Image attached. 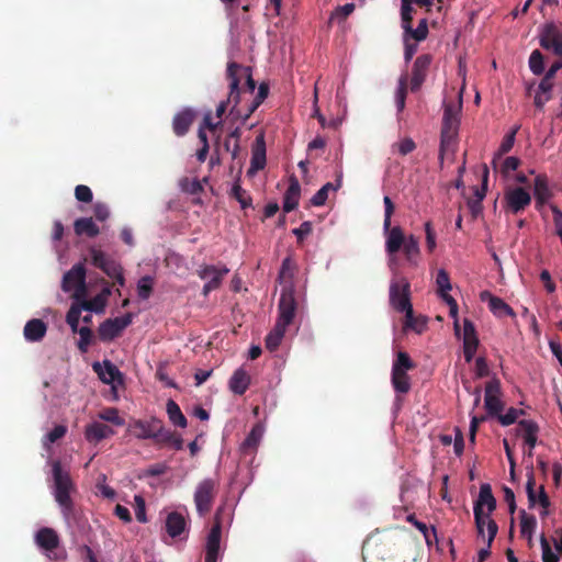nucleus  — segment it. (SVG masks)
<instances>
[{
	"label": "nucleus",
	"instance_id": "1",
	"mask_svg": "<svg viewBox=\"0 0 562 562\" xmlns=\"http://www.w3.org/2000/svg\"><path fill=\"white\" fill-rule=\"evenodd\" d=\"M226 80L228 81V101L234 102L229 110L233 116H240L243 105H240L241 94H252L256 89V81L252 78L251 68L243 66L236 61H229L226 67Z\"/></svg>",
	"mask_w": 562,
	"mask_h": 562
},
{
	"label": "nucleus",
	"instance_id": "2",
	"mask_svg": "<svg viewBox=\"0 0 562 562\" xmlns=\"http://www.w3.org/2000/svg\"><path fill=\"white\" fill-rule=\"evenodd\" d=\"M53 474V495L60 507L65 520L70 521L76 518L75 503L71 494L77 491L76 485L68 471H65L60 461H54L52 464Z\"/></svg>",
	"mask_w": 562,
	"mask_h": 562
},
{
	"label": "nucleus",
	"instance_id": "3",
	"mask_svg": "<svg viewBox=\"0 0 562 562\" xmlns=\"http://www.w3.org/2000/svg\"><path fill=\"white\" fill-rule=\"evenodd\" d=\"M496 508V499L488 483L480 486L477 499L474 502L473 513L477 536L484 538L487 521L493 520L490 515Z\"/></svg>",
	"mask_w": 562,
	"mask_h": 562
},
{
	"label": "nucleus",
	"instance_id": "4",
	"mask_svg": "<svg viewBox=\"0 0 562 562\" xmlns=\"http://www.w3.org/2000/svg\"><path fill=\"white\" fill-rule=\"evenodd\" d=\"M390 304L397 312L405 313V318L412 317L411 284L406 278L391 281Z\"/></svg>",
	"mask_w": 562,
	"mask_h": 562
},
{
	"label": "nucleus",
	"instance_id": "5",
	"mask_svg": "<svg viewBox=\"0 0 562 562\" xmlns=\"http://www.w3.org/2000/svg\"><path fill=\"white\" fill-rule=\"evenodd\" d=\"M218 481L212 477H206L196 485L194 504L200 516H205L211 512L218 492Z\"/></svg>",
	"mask_w": 562,
	"mask_h": 562
},
{
	"label": "nucleus",
	"instance_id": "6",
	"mask_svg": "<svg viewBox=\"0 0 562 562\" xmlns=\"http://www.w3.org/2000/svg\"><path fill=\"white\" fill-rule=\"evenodd\" d=\"M531 204V194L524 187L509 186L504 191L503 209L506 213L520 214Z\"/></svg>",
	"mask_w": 562,
	"mask_h": 562
},
{
	"label": "nucleus",
	"instance_id": "7",
	"mask_svg": "<svg viewBox=\"0 0 562 562\" xmlns=\"http://www.w3.org/2000/svg\"><path fill=\"white\" fill-rule=\"evenodd\" d=\"M61 289L64 292H70L74 290L72 297L77 301L85 297L87 293L86 286V268L83 263H76L70 270H68L61 282Z\"/></svg>",
	"mask_w": 562,
	"mask_h": 562
},
{
	"label": "nucleus",
	"instance_id": "8",
	"mask_svg": "<svg viewBox=\"0 0 562 562\" xmlns=\"http://www.w3.org/2000/svg\"><path fill=\"white\" fill-rule=\"evenodd\" d=\"M297 303L294 296V290L290 286H284L281 291L278 311L279 317L277 323L288 327L296 315Z\"/></svg>",
	"mask_w": 562,
	"mask_h": 562
},
{
	"label": "nucleus",
	"instance_id": "9",
	"mask_svg": "<svg viewBox=\"0 0 562 562\" xmlns=\"http://www.w3.org/2000/svg\"><path fill=\"white\" fill-rule=\"evenodd\" d=\"M229 272V269L223 266L203 265L200 266L196 273L202 280H206L203 286V294L207 295L210 292L218 289L222 284L223 278Z\"/></svg>",
	"mask_w": 562,
	"mask_h": 562
},
{
	"label": "nucleus",
	"instance_id": "10",
	"mask_svg": "<svg viewBox=\"0 0 562 562\" xmlns=\"http://www.w3.org/2000/svg\"><path fill=\"white\" fill-rule=\"evenodd\" d=\"M223 508H218L214 516V524L206 537L205 542V561L204 562H217L221 549V537H222V521L221 513Z\"/></svg>",
	"mask_w": 562,
	"mask_h": 562
},
{
	"label": "nucleus",
	"instance_id": "11",
	"mask_svg": "<svg viewBox=\"0 0 562 562\" xmlns=\"http://www.w3.org/2000/svg\"><path fill=\"white\" fill-rule=\"evenodd\" d=\"M539 44L543 49H552L554 55L562 54V32L553 23H546L539 34Z\"/></svg>",
	"mask_w": 562,
	"mask_h": 562
},
{
	"label": "nucleus",
	"instance_id": "12",
	"mask_svg": "<svg viewBox=\"0 0 562 562\" xmlns=\"http://www.w3.org/2000/svg\"><path fill=\"white\" fill-rule=\"evenodd\" d=\"M484 405L488 416L497 417L504 409V403L501 400V383L497 379L486 383Z\"/></svg>",
	"mask_w": 562,
	"mask_h": 562
},
{
	"label": "nucleus",
	"instance_id": "13",
	"mask_svg": "<svg viewBox=\"0 0 562 562\" xmlns=\"http://www.w3.org/2000/svg\"><path fill=\"white\" fill-rule=\"evenodd\" d=\"M432 61V57L429 54H423L418 56L412 68V78H411V91L416 92L420 89L422 85L424 83L429 66Z\"/></svg>",
	"mask_w": 562,
	"mask_h": 562
},
{
	"label": "nucleus",
	"instance_id": "14",
	"mask_svg": "<svg viewBox=\"0 0 562 562\" xmlns=\"http://www.w3.org/2000/svg\"><path fill=\"white\" fill-rule=\"evenodd\" d=\"M162 422L158 418L150 420L137 419L131 425L133 435L138 439H153L157 440L158 434L161 430Z\"/></svg>",
	"mask_w": 562,
	"mask_h": 562
},
{
	"label": "nucleus",
	"instance_id": "15",
	"mask_svg": "<svg viewBox=\"0 0 562 562\" xmlns=\"http://www.w3.org/2000/svg\"><path fill=\"white\" fill-rule=\"evenodd\" d=\"M462 102L458 103H445L443 104V116H442V133H458L460 127V113Z\"/></svg>",
	"mask_w": 562,
	"mask_h": 562
},
{
	"label": "nucleus",
	"instance_id": "16",
	"mask_svg": "<svg viewBox=\"0 0 562 562\" xmlns=\"http://www.w3.org/2000/svg\"><path fill=\"white\" fill-rule=\"evenodd\" d=\"M479 338L474 324L465 318L463 321V355L468 363H470L479 347Z\"/></svg>",
	"mask_w": 562,
	"mask_h": 562
},
{
	"label": "nucleus",
	"instance_id": "17",
	"mask_svg": "<svg viewBox=\"0 0 562 562\" xmlns=\"http://www.w3.org/2000/svg\"><path fill=\"white\" fill-rule=\"evenodd\" d=\"M436 284L439 296L447 303L450 308V315L456 316L458 313L457 301L448 293L451 290L449 273L445 269H439L436 277Z\"/></svg>",
	"mask_w": 562,
	"mask_h": 562
},
{
	"label": "nucleus",
	"instance_id": "18",
	"mask_svg": "<svg viewBox=\"0 0 562 562\" xmlns=\"http://www.w3.org/2000/svg\"><path fill=\"white\" fill-rule=\"evenodd\" d=\"M480 299L482 302H486L488 304L490 311L496 316V317H515L516 313L514 310L501 297L493 295L488 291H483L480 294Z\"/></svg>",
	"mask_w": 562,
	"mask_h": 562
},
{
	"label": "nucleus",
	"instance_id": "19",
	"mask_svg": "<svg viewBox=\"0 0 562 562\" xmlns=\"http://www.w3.org/2000/svg\"><path fill=\"white\" fill-rule=\"evenodd\" d=\"M527 476H528V480H527V484H526V492H527L529 506L533 507L538 501L540 506L544 509L541 513V515L544 516V515H547V508L550 506L549 496L547 495V493L544 491V486L541 485L539 488V495L537 498L536 492H535L536 480H535L532 470L528 472Z\"/></svg>",
	"mask_w": 562,
	"mask_h": 562
},
{
	"label": "nucleus",
	"instance_id": "20",
	"mask_svg": "<svg viewBox=\"0 0 562 562\" xmlns=\"http://www.w3.org/2000/svg\"><path fill=\"white\" fill-rule=\"evenodd\" d=\"M93 370L98 374L99 379L105 384L114 382L123 383L122 372L110 360H104L103 364L99 362L93 363Z\"/></svg>",
	"mask_w": 562,
	"mask_h": 562
},
{
	"label": "nucleus",
	"instance_id": "21",
	"mask_svg": "<svg viewBox=\"0 0 562 562\" xmlns=\"http://www.w3.org/2000/svg\"><path fill=\"white\" fill-rule=\"evenodd\" d=\"M195 119L193 110L187 108L177 113L172 120V130L177 136H184Z\"/></svg>",
	"mask_w": 562,
	"mask_h": 562
},
{
	"label": "nucleus",
	"instance_id": "22",
	"mask_svg": "<svg viewBox=\"0 0 562 562\" xmlns=\"http://www.w3.org/2000/svg\"><path fill=\"white\" fill-rule=\"evenodd\" d=\"M269 94V85L261 82L258 87V91L254 100L247 105L243 106V113L240 116H234L236 120H241L244 123L251 116V114L261 105Z\"/></svg>",
	"mask_w": 562,
	"mask_h": 562
},
{
	"label": "nucleus",
	"instance_id": "23",
	"mask_svg": "<svg viewBox=\"0 0 562 562\" xmlns=\"http://www.w3.org/2000/svg\"><path fill=\"white\" fill-rule=\"evenodd\" d=\"M47 333V325L44 321L40 318H32L26 322L23 335L26 341L30 342H38L41 341Z\"/></svg>",
	"mask_w": 562,
	"mask_h": 562
},
{
	"label": "nucleus",
	"instance_id": "24",
	"mask_svg": "<svg viewBox=\"0 0 562 562\" xmlns=\"http://www.w3.org/2000/svg\"><path fill=\"white\" fill-rule=\"evenodd\" d=\"M35 542L43 550L53 552L59 546V537L54 529L44 527L36 532Z\"/></svg>",
	"mask_w": 562,
	"mask_h": 562
},
{
	"label": "nucleus",
	"instance_id": "25",
	"mask_svg": "<svg viewBox=\"0 0 562 562\" xmlns=\"http://www.w3.org/2000/svg\"><path fill=\"white\" fill-rule=\"evenodd\" d=\"M249 385L250 375L243 368L235 370L228 382L229 390L236 395L245 394Z\"/></svg>",
	"mask_w": 562,
	"mask_h": 562
},
{
	"label": "nucleus",
	"instance_id": "26",
	"mask_svg": "<svg viewBox=\"0 0 562 562\" xmlns=\"http://www.w3.org/2000/svg\"><path fill=\"white\" fill-rule=\"evenodd\" d=\"M113 434H114V430L110 426H108L103 423H98V422H94V423L88 425L86 427V431H85L86 439L89 442H94V443L112 436Z\"/></svg>",
	"mask_w": 562,
	"mask_h": 562
},
{
	"label": "nucleus",
	"instance_id": "27",
	"mask_svg": "<svg viewBox=\"0 0 562 562\" xmlns=\"http://www.w3.org/2000/svg\"><path fill=\"white\" fill-rule=\"evenodd\" d=\"M533 193L536 198V207L540 210L550 200L552 195L546 176L538 175L536 177L533 184Z\"/></svg>",
	"mask_w": 562,
	"mask_h": 562
},
{
	"label": "nucleus",
	"instance_id": "28",
	"mask_svg": "<svg viewBox=\"0 0 562 562\" xmlns=\"http://www.w3.org/2000/svg\"><path fill=\"white\" fill-rule=\"evenodd\" d=\"M123 330L124 329L121 328V324L116 317L108 318L100 324L98 335L102 341H111L119 337Z\"/></svg>",
	"mask_w": 562,
	"mask_h": 562
},
{
	"label": "nucleus",
	"instance_id": "29",
	"mask_svg": "<svg viewBox=\"0 0 562 562\" xmlns=\"http://www.w3.org/2000/svg\"><path fill=\"white\" fill-rule=\"evenodd\" d=\"M407 237H405L403 229L400 226H394L386 235L385 250L389 255L397 254Z\"/></svg>",
	"mask_w": 562,
	"mask_h": 562
},
{
	"label": "nucleus",
	"instance_id": "30",
	"mask_svg": "<svg viewBox=\"0 0 562 562\" xmlns=\"http://www.w3.org/2000/svg\"><path fill=\"white\" fill-rule=\"evenodd\" d=\"M166 531L171 538L179 537L187 528V521L182 514L171 512L166 518Z\"/></svg>",
	"mask_w": 562,
	"mask_h": 562
},
{
	"label": "nucleus",
	"instance_id": "31",
	"mask_svg": "<svg viewBox=\"0 0 562 562\" xmlns=\"http://www.w3.org/2000/svg\"><path fill=\"white\" fill-rule=\"evenodd\" d=\"M301 187L295 177L290 179V184L284 193L283 211L289 213L299 205Z\"/></svg>",
	"mask_w": 562,
	"mask_h": 562
},
{
	"label": "nucleus",
	"instance_id": "32",
	"mask_svg": "<svg viewBox=\"0 0 562 562\" xmlns=\"http://www.w3.org/2000/svg\"><path fill=\"white\" fill-rule=\"evenodd\" d=\"M458 148V133H442L440 132V146H439V165L443 166L446 154H456Z\"/></svg>",
	"mask_w": 562,
	"mask_h": 562
},
{
	"label": "nucleus",
	"instance_id": "33",
	"mask_svg": "<svg viewBox=\"0 0 562 562\" xmlns=\"http://www.w3.org/2000/svg\"><path fill=\"white\" fill-rule=\"evenodd\" d=\"M262 435H263V427L259 424H256L251 428L250 432L247 435L245 440L243 441V443L240 446L241 452L244 454L254 453L259 446Z\"/></svg>",
	"mask_w": 562,
	"mask_h": 562
},
{
	"label": "nucleus",
	"instance_id": "34",
	"mask_svg": "<svg viewBox=\"0 0 562 562\" xmlns=\"http://www.w3.org/2000/svg\"><path fill=\"white\" fill-rule=\"evenodd\" d=\"M74 231L78 236L86 235L91 238L98 236L100 233L99 227L91 217H80L76 220L74 223Z\"/></svg>",
	"mask_w": 562,
	"mask_h": 562
},
{
	"label": "nucleus",
	"instance_id": "35",
	"mask_svg": "<svg viewBox=\"0 0 562 562\" xmlns=\"http://www.w3.org/2000/svg\"><path fill=\"white\" fill-rule=\"evenodd\" d=\"M157 445H169L176 450H182L183 449V439L179 434L176 431H171L169 429H166L164 424H161V430L158 434Z\"/></svg>",
	"mask_w": 562,
	"mask_h": 562
},
{
	"label": "nucleus",
	"instance_id": "36",
	"mask_svg": "<svg viewBox=\"0 0 562 562\" xmlns=\"http://www.w3.org/2000/svg\"><path fill=\"white\" fill-rule=\"evenodd\" d=\"M391 382L397 393L406 394L411 391V378L406 371L392 369Z\"/></svg>",
	"mask_w": 562,
	"mask_h": 562
},
{
	"label": "nucleus",
	"instance_id": "37",
	"mask_svg": "<svg viewBox=\"0 0 562 562\" xmlns=\"http://www.w3.org/2000/svg\"><path fill=\"white\" fill-rule=\"evenodd\" d=\"M402 248L406 260L411 265L416 266L420 254L419 239L414 235H409Z\"/></svg>",
	"mask_w": 562,
	"mask_h": 562
},
{
	"label": "nucleus",
	"instance_id": "38",
	"mask_svg": "<svg viewBox=\"0 0 562 562\" xmlns=\"http://www.w3.org/2000/svg\"><path fill=\"white\" fill-rule=\"evenodd\" d=\"M166 411L168 418L172 425L180 428L187 427V417L182 414L180 406L173 400H168L166 404Z\"/></svg>",
	"mask_w": 562,
	"mask_h": 562
},
{
	"label": "nucleus",
	"instance_id": "39",
	"mask_svg": "<svg viewBox=\"0 0 562 562\" xmlns=\"http://www.w3.org/2000/svg\"><path fill=\"white\" fill-rule=\"evenodd\" d=\"M285 330V326L276 323L273 329L266 337V348L270 351L277 350L281 345Z\"/></svg>",
	"mask_w": 562,
	"mask_h": 562
},
{
	"label": "nucleus",
	"instance_id": "40",
	"mask_svg": "<svg viewBox=\"0 0 562 562\" xmlns=\"http://www.w3.org/2000/svg\"><path fill=\"white\" fill-rule=\"evenodd\" d=\"M487 541L486 548H482L477 552V562H484L491 555V546L497 535L498 526L494 520L487 521Z\"/></svg>",
	"mask_w": 562,
	"mask_h": 562
},
{
	"label": "nucleus",
	"instance_id": "41",
	"mask_svg": "<svg viewBox=\"0 0 562 562\" xmlns=\"http://www.w3.org/2000/svg\"><path fill=\"white\" fill-rule=\"evenodd\" d=\"M537 526V519L533 515H528L526 510H520V533L522 537L528 538L529 542L532 539L533 531Z\"/></svg>",
	"mask_w": 562,
	"mask_h": 562
},
{
	"label": "nucleus",
	"instance_id": "42",
	"mask_svg": "<svg viewBox=\"0 0 562 562\" xmlns=\"http://www.w3.org/2000/svg\"><path fill=\"white\" fill-rule=\"evenodd\" d=\"M517 435L522 438L538 436L539 426L531 419H521L518 422Z\"/></svg>",
	"mask_w": 562,
	"mask_h": 562
},
{
	"label": "nucleus",
	"instance_id": "43",
	"mask_svg": "<svg viewBox=\"0 0 562 562\" xmlns=\"http://www.w3.org/2000/svg\"><path fill=\"white\" fill-rule=\"evenodd\" d=\"M487 181H488V169L486 166H484L483 176H482V188H475L474 194L476 196V201L469 202L470 207L472 209V212H476V206L481 207V202L483 201L486 188H487Z\"/></svg>",
	"mask_w": 562,
	"mask_h": 562
},
{
	"label": "nucleus",
	"instance_id": "44",
	"mask_svg": "<svg viewBox=\"0 0 562 562\" xmlns=\"http://www.w3.org/2000/svg\"><path fill=\"white\" fill-rule=\"evenodd\" d=\"M529 68L536 76H540L544 71V57L539 49L532 50L529 56Z\"/></svg>",
	"mask_w": 562,
	"mask_h": 562
},
{
	"label": "nucleus",
	"instance_id": "45",
	"mask_svg": "<svg viewBox=\"0 0 562 562\" xmlns=\"http://www.w3.org/2000/svg\"><path fill=\"white\" fill-rule=\"evenodd\" d=\"M231 194L239 202L241 209H247L251 205V198L247 191L240 187L238 181L233 184Z\"/></svg>",
	"mask_w": 562,
	"mask_h": 562
},
{
	"label": "nucleus",
	"instance_id": "46",
	"mask_svg": "<svg viewBox=\"0 0 562 562\" xmlns=\"http://www.w3.org/2000/svg\"><path fill=\"white\" fill-rule=\"evenodd\" d=\"M415 368V363L405 351H398L396 359L393 362L392 369H398L400 371H408Z\"/></svg>",
	"mask_w": 562,
	"mask_h": 562
},
{
	"label": "nucleus",
	"instance_id": "47",
	"mask_svg": "<svg viewBox=\"0 0 562 562\" xmlns=\"http://www.w3.org/2000/svg\"><path fill=\"white\" fill-rule=\"evenodd\" d=\"M180 188L183 192L198 195L203 191L202 183L198 179L183 178L180 181Z\"/></svg>",
	"mask_w": 562,
	"mask_h": 562
},
{
	"label": "nucleus",
	"instance_id": "48",
	"mask_svg": "<svg viewBox=\"0 0 562 562\" xmlns=\"http://www.w3.org/2000/svg\"><path fill=\"white\" fill-rule=\"evenodd\" d=\"M407 94V76H401L398 80V89L396 92V108L398 112L405 109V100Z\"/></svg>",
	"mask_w": 562,
	"mask_h": 562
},
{
	"label": "nucleus",
	"instance_id": "49",
	"mask_svg": "<svg viewBox=\"0 0 562 562\" xmlns=\"http://www.w3.org/2000/svg\"><path fill=\"white\" fill-rule=\"evenodd\" d=\"M414 9L411 5V0H402V10H401V16H402V26L405 31H412V21H413V13Z\"/></svg>",
	"mask_w": 562,
	"mask_h": 562
},
{
	"label": "nucleus",
	"instance_id": "50",
	"mask_svg": "<svg viewBox=\"0 0 562 562\" xmlns=\"http://www.w3.org/2000/svg\"><path fill=\"white\" fill-rule=\"evenodd\" d=\"M81 300L82 306L85 311L94 312V313H102L105 308L106 302L101 299L98 294L92 297L91 300Z\"/></svg>",
	"mask_w": 562,
	"mask_h": 562
},
{
	"label": "nucleus",
	"instance_id": "51",
	"mask_svg": "<svg viewBox=\"0 0 562 562\" xmlns=\"http://www.w3.org/2000/svg\"><path fill=\"white\" fill-rule=\"evenodd\" d=\"M78 334L80 336V339H79L77 346H78V349L85 353L88 351V348L92 341L93 334L89 326L80 327V329L78 330Z\"/></svg>",
	"mask_w": 562,
	"mask_h": 562
},
{
	"label": "nucleus",
	"instance_id": "52",
	"mask_svg": "<svg viewBox=\"0 0 562 562\" xmlns=\"http://www.w3.org/2000/svg\"><path fill=\"white\" fill-rule=\"evenodd\" d=\"M416 42H422L428 36V22L427 19H422L416 29L412 27V31H405Z\"/></svg>",
	"mask_w": 562,
	"mask_h": 562
},
{
	"label": "nucleus",
	"instance_id": "53",
	"mask_svg": "<svg viewBox=\"0 0 562 562\" xmlns=\"http://www.w3.org/2000/svg\"><path fill=\"white\" fill-rule=\"evenodd\" d=\"M517 128L512 131L509 134L505 135L503 138L501 146L498 148L496 157L493 159V165L495 166V161L497 157H502L503 155L507 154L512 150L514 143H515V136H516Z\"/></svg>",
	"mask_w": 562,
	"mask_h": 562
},
{
	"label": "nucleus",
	"instance_id": "54",
	"mask_svg": "<svg viewBox=\"0 0 562 562\" xmlns=\"http://www.w3.org/2000/svg\"><path fill=\"white\" fill-rule=\"evenodd\" d=\"M89 254L91 257V263L99 269H103V267L108 263L111 257L106 256L102 250L91 247L89 249Z\"/></svg>",
	"mask_w": 562,
	"mask_h": 562
},
{
	"label": "nucleus",
	"instance_id": "55",
	"mask_svg": "<svg viewBox=\"0 0 562 562\" xmlns=\"http://www.w3.org/2000/svg\"><path fill=\"white\" fill-rule=\"evenodd\" d=\"M524 414V409L510 407L505 414H499L497 418L503 426H509L514 424L520 415Z\"/></svg>",
	"mask_w": 562,
	"mask_h": 562
},
{
	"label": "nucleus",
	"instance_id": "56",
	"mask_svg": "<svg viewBox=\"0 0 562 562\" xmlns=\"http://www.w3.org/2000/svg\"><path fill=\"white\" fill-rule=\"evenodd\" d=\"M99 417L105 422H110L116 426H123L124 419L120 417L119 411L114 407L104 408L100 414Z\"/></svg>",
	"mask_w": 562,
	"mask_h": 562
},
{
	"label": "nucleus",
	"instance_id": "57",
	"mask_svg": "<svg viewBox=\"0 0 562 562\" xmlns=\"http://www.w3.org/2000/svg\"><path fill=\"white\" fill-rule=\"evenodd\" d=\"M540 544L542 549L543 562H559V555L552 551L549 541L543 535L540 538Z\"/></svg>",
	"mask_w": 562,
	"mask_h": 562
},
{
	"label": "nucleus",
	"instance_id": "58",
	"mask_svg": "<svg viewBox=\"0 0 562 562\" xmlns=\"http://www.w3.org/2000/svg\"><path fill=\"white\" fill-rule=\"evenodd\" d=\"M426 326V321L422 317H415L414 311H412L411 318H405V327L413 329L417 334H422L425 330Z\"/></svg>",
	"mask_w": 562,
	"mask_h": 562
},
{
	"label": "nucleus",
	"instance_id": "59",
	"mask_svg": "<svg viewBox=\"0 0 562 562\" xmlns=\"http://www.w3.org/2000/svg\"><path fill=\"white\" fill-rule=\"evenodd\" d=\"M151 292H153L151 279L149 277L142 278L137 284L138 296L142 300H146L150 296Z\"/></svg>",
	"mask_w": 562,
	"mask_h": 562
},
{
	"label": "nucleus",
	"instance_id": "60",
	"mask_svg": "<svg viewBox=\"0 0 562 562\" xmlns=\"http://www.w3.org/2000/svg\"><path fill=\"white\" fill-rule=\"evenodd\" d=\"M295 271V263L290 257L283 259L279 277L281 279H292Z\"/></svg>",
	"mask_w": 562,
	"mask_h": 562
},
{
	"label": "nucleus",
	"instance_id": "61",
	"mask_svg": "<svg viewBox=\"0 0 562 562\" xmlns=\"http://www.w3.org/2000/svg\"><path fill=\"white\" fill-rule=\"evenodd\" d=\"M75 196L78 201L85 202V203H90L93 199L91 189L85 184H78L75 188Z\"/></svg>",
	"mask_w": 562,
	"mask_h": 562
},
{
	"label": "nucleus",
	"instance_id": "62",
	"mask_svg": "<svg viewBox=\"0 0 562 562\" xmlns=\"http://www.w3.org/2000/svg\"><path fill=\"white\" fill-rule=\"evenodd\" d=\"M394 147L397 148L400 155L406 156L416 149V143L411 137H405L401 142L394 144Z\"/></svg>",
	"mask_w": 562,
	"mask_h": 562
},
{
	"label": "nucleus",
	"instance_id": "63",
	"mask_svg": "<svg viewBox=\"0 0 562 562\" xmlns=\"http://www.w3.org/2000/svg\"><path fill=\"white\" fill-rule=\"evenodd\" d=\"M519 165H520L519 158L509 156L504 159L502 167H501V172L503 176L506 177L509 175L510 171L517 170Z\"/></svg>",
	"mask_w": 562,
	"mask_h": 562
},
{
	"label": "nucleus",
	"instance_id": "64",
	"mask_svg": "<svg viewBox=\"0 0 562 562\" xmlns=\"http://www.w3.org/2000/svg\"><path fill=\"white\" fill-rule=\"evenodd\" d=\"M425 233H426V247L429 252H432L437 246L436 244V232L432 227L431 222L425 223Z\"/></svg>",
	"mask_w": 562,
	"mask_h": 562
}]
</instances>
